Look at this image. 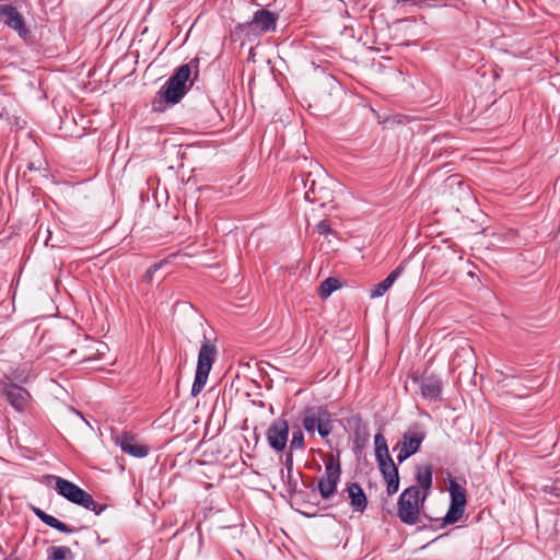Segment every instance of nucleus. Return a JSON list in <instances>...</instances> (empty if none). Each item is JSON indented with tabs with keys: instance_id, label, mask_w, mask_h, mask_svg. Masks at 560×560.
I'll return each instance as SVG.
<instances>
[{
	"instance_id": "obj_1",
	"label": "nucleus",
	"mask_w": 560,
	"mask_h": 560,
	"mask_svg": "<svg viewBox=\"0 0 560 560\" xmlns=\"http://www.w3.org/2000/svg\"><path fill=\"white\" fill-rule=\"evenodd\" d=\"M375 459L380 471L387 483V493L393 495L399 489V474L396 464L389 455L386 439L383 434L377 433L374 436Z\"/></svg>"
},
{
	"instance_id": "obj_2",
	"label": "nucleus",
	"mask_w": 560,
	"mask_h": 560,
	"mask_svg": "<svg viewBox=\"0 0 560 560\" xmlns=\"http://www.w3.org/2000/svg\"><path fill=\"white\" fill-rule=\"evenodd\" d=\"M55 489L58 494L70 502L81 505L89 511H93L96 515H100L106 509L105 504L97 503L89 492L61 477H56Z\"/></svg>"
},
{
	"instance_id": "obj_3",
	"label": "nucleus",
	"mask_w": 560,
	"mask_h": 560,
	"mask_svg": "<svg viewBox=\"0 0 560 560\" xmlns=\"http://www.w3.org/2000/svg\"><path fill=\"white\" fill-rule=\"evenodd\" d=\"M302 425L310 435L317 431L322 438H327L332 431L331 415L323 406L306 407L302 413Z\"/></svg>"
},
{
	"instance_id": "obj_4",
	"label": "nucleus",
	"mask_w": 560,
	"mask_h": 560,
	"mask_svg": "<svg viewBox=\"0 0 560 560\" xmlns=\"http://www.w3.org/2000/svg\"><path fill=\"white\" fill-rule=\"evenodd\" d=\"M190 63L182 65L160 90V95L170 104L178 103L188 91L187 81L190 78Z\"/></svg>"
},
{
	"instance_id": "obj_5",
	"label": "nucleus",
	"mask_w": 560,
	"mask_h": 560,
	"mask_svg": "<svg viewBox=\"0 0 560 560\" xmlns=\"http://www.w3.org/2000/svg\"><path fill=\"white\" fill-rule=\"evenodd\" d=\"M421 498V490L417 486H411L402 491L397 508V516L402 523L413 525L419 522V502Z\"/></svg>"
},
{
	"instance_id": "obj_6",
	"label": "nucleus",
	"mask_w": 560,
	"mask_h": 560,
	"mask_svg": "<svg viewBox=\"0 0 560 560\" xmlns=\"http://www.w3.org/2000/svg\"><path fill=\"white\" fill-rule=\"evenodd\" d=\"M341 466L334 455H329L325 460V474L319 478L317 488L320 497L325 500L329 499L337 490L340 480Z\"/></svg>"
},
{
	"instance_id": "obj_7",
	"label": "nucleus",
	"mask_w": 560,
	"mask_h": 560,
	"mask_svg": "<svg viewBox=\"0 0 560 560\" xmlns=\"http://www.w3.org/2000/svg\"><path fill=\"white\" fill-rule=\"evenodd\" d=\"M217 354V349L213 345H210L208 341H205L198 353L197 369L194 385L203 389L212 364L214 362Z\"/></svg>"
},
{
	"instance_id": "obj_8",
	"label": "nucleus",
	"mask_w": 560,
	"mask_h": 560,
	"mask_svg": "<svg viewBox=\"0 0 560 560\" xmlns=\"http://www.w3.org/2000/svg\"><path fill=\"white\" fill-rule=\"evenodd\" d=\"M2 393L8 402L19 412L26 410L31 401V394L22 386L11 381L3 382Z\"/></svg>"
},
{
	"instance_id": "obj_9",
	"label": "nucleus",
	"mask_w": 560,
	"mask_h": 560,
	"mask_svg": "<svg viewBox=\"0 0 560 560\" xmlns=\"http://www.w3.org/2000/svg\"><path fill=\"white\" fill-rule=\"evenodd\" d=\"M0 22L18 32L24 39L30 36L23 15L10 4H0Z\"/></svg>"
},
{
	"instance_id": "obj_10",
	"label": "nucleus",
	"mask_w": 560,
	"mask_h": 560,
	"mask_svg": "<svg viewBox=\"0 0 560 560\" xmlns=\"http://www.w3.org/2000/svg\"><path fill=\"white\" fill-rule=\"evenodd\" d=\"M289 423L285 419L275 420L267 431L269 446L276 452H282L288 443Z\"/></svg>"
},
{
	"instance_id": "obj_11",
	"label": "nucleus",
	"mask_w": 560,
	"mask_h": 560,
	"mask_svg": "<svg viewBox=\"0 0 560 560\" xmlns=\"http://www.w3.org/2000/svg\"><path fill=\"white\" fill-rule=\"evenodd\" d=\"M278 14L269 10L261 9L255 12L253 19L243 25L254 32L267 33L276 30Z\"/></svg>"
},
{
	"instance_id": "obj_12",
	"label": "nucleus",
	"mask_w": 560,
	"mask_h": 560,
	"mask_svg": "<svg viewBox=\"0 0 560 560\" xmlns=\"http://www.w3.org/2000/svg\"><path fill=\"white\" fill-rule=\"evenodd\" d=\"M424 439V431L419 427H413L404 433L402 439L398 444L402 446L406 452L413 455L419 451Z\"/></svg>"
},
{
	"instance_id": "obj_13",
	"label": "nucleus",
	"mask_w": 560,
	"mask_h": 560,
	"mask_svg": "<svg viewBox=\"0 0 560 560\" xmlns=\"http://www.w3.org/2000/svg\"><path fill=\"white\" fill-rule=\"evenodd\" d=\"M343 491L348 494L353 512L363 513L366 510L368 498L359 483L349 482Z\"/></svg>"
},
{
	"instance_id": "obj_14",
	"label": "nucleus",
	"mask_w": 560,
	"mask_h": 560,
	"mask_svg": "<svg viewBox=\"0 0 560 560\" xmlns=\"http://www.w3.org/2000/svg\"><path fill=\"white\" fill-rule=\"evenodd\" d=\"M421 396L424 399L436 401L441 399L442 383L439 377L434 375L423 376L419 381Z\"/></svg>"
},
{
	"instance_id": "obj_15",
	"label": "nucleus",
	"mask_w": 560,
	"mask_h": 560,
	"mask_svg": "<svg viewBox=\"0 0 560 560\" xmlns=\"http://www.w3.org/2000/svg\"><path fill=\"white\" fill-rule=\"evenodd\" d=\"M116 443L124 453L136 458H142L149 454V447L143 444H139L131 435L122 434L117 438Z\"/></svg>"
},
{
	"instance_id": "obj_16",
	"label": "nucleus",
	"mask_w": 560,
	"mask_h": 560,
	"mask_svg": "<svg viewBox=\"0 0 560 560\" xmlns=\"http://www.w3.org/2000/svg\"><path fill=\"white\" fill-rule=\"evenodd\" d=\"M33 513L47 526L55 528L63 534H73L77 532V528L68 526L66 523L59 521L55 516L47 514L45 511L37 506H32Z\"/></svg>"
},
{
	"instance_id": "obj_17",
	"label": "nucleus",
	"mask_w": 560,
	"mask_h": 560,
	"mask_svg": "<svg viewBox=\"0 0 560 560\" xmlns=\"http://www.w3.org/2000/svg\"><path fill=\"white\" fill-rule=\"evenodd\" d=\"M349 425L353 430L354 443L358 447L363 446L370 438L369 427L362 421L360 417H352L349 420Z\"/></svg>"
},
{
	"instance_id": "obj_18",
	"label": "nucleus",
	"mask_w": 560,
	"mask_h": 560,
	"mask_svg": "<svg viewBox=\"0 0 560 560\" xmlns=\"http://www.w3.org/2000/svg\"><path fill=\"white\" fill-rule=\"evenodd\" d=\"M404 271L402 266H398L394 269L383 281L375 284L370 292V296L372 299L383 296L387 290L394 284V282L398 279V277Z\"/></svg>"
},
{
	"instance_id": "obj_19",
	"label": "nucleus",
	"mask_w": 560,
	"mask_h": 560,
	"mask_svg": "<svg viewBox=\"0 0 560 560\" xmlns=\"http://www.w3.org/2000/svg\"><path fill=\"white\" fill-rule=\"evenodd\" d=\"M432 467L430 465H423L417 467L416 480L418 482L419 489L422 488L421 492V501L423 502L428 497V492L432 487Z\"/></svg>"
},
{
	"instance_id": "obj_20",
	"label": "nucleus",
	"mask_w": 560,
	"mask_h": 560,
	"mask_svg": "<svg viewBox=\"0 0 560 560\" xmlns=\"http://www.w3.org/2000/svg\"><path fill=\"white\" fill-rule=\"evenodd\" d=\"M448 490L451 504L466 506V489L463 486H460L456 480H451Z\"/></svg>"
},
{
	"instance_id": "obj_21",
	"label": "nucleus",
	"mask_w": 560,
	"mask_h": 560,
	"mask_svg": "<svg viewBox=\"0 0 560 560\" xmlns=\"http://www.w3.org/2000/svg\"><path fill=\"white\" fill-rule=\"evenodd\" d=\"M341 285L339 279L330 277L324 280L318 288V295L320 299H327L332 292Z\"/></svg>"
},
{
	"instance_id": "obj_22",
	"label": "nucleus",
	"mask_w": 560,
	"mask_h": 560,
	"mask_svg": "<svg viewBox=\"0 0 560 560\" xmlns=\"http://www.w3.org/2000/svg\"><path fill=\"white\" fill-rule=\"evenodd\" d=\"M49 560H72L73 553L67 546L52 547L48 550Z\"/></svg>"
},
{
	"instance_id": "obj_23",
	"label": "nucleus",
	"mask_w": 560,
	"mask_h": 560,
	"mask_svg": "<svg viewBox=\"0 0 560 560\" xmlns=\"http://www.w3.org/2000/svg\"><path fill=\"white\" fill-rule=\"evenodd\" d=\"M465 506L451 504L448 511L446 512L442 524L448 525L456 523L464 514Z\"/></svg>"
},
{
	"instance_id": "obj_24",
	"label": "nucleus",
	"mask_w": 560,
	"mask_h": 560,
	"mask_svg": "<svg viewBox=\"0 0 560 560\" xmlns=\"http://www.w3.org/2000/svg\"><path fill=\"white\" fill-rule=\"evenodd\" d=\"M303 446H304V434L300 428H296L292 432L290 448L291 450H302Z\"/></svg>"
},
{
	"instance_id": "obj_25",
	"label": "nucleus",
	"mask_w": 560,
	"mask_h": 560,
	"mask_svg": "<svg viewBox=\"0 0 560 560\" xmlns=\"http://www.w3.org/2000/svg\"><path fill=\"white\" fill-rule=\"evenodd\" d=\"M166 264V260H160L155 264H153L144 273V280L147 282H150L153 279V276L156 271H159L164 265Z\"/></svg>"
},
{
	"instance_id": "obj_26",
	"label": "nucleus",
	"mask_w": 560,
	"mask_h": 560,
	"mask_svg": "<svg viewBox=\"0 0 560 560\" xmlns=\"http://www.w3.org/2000/svg\"><path fill=\"white\" fill-rule=\"evenodd\" d=\"M285 469L281 470V478L284 479V477H290L293 474V459L292 455L288 454L285 462H284Z\"/></svg>"
},
{
	"instance_id": "obj_27",
	"label": "nucleus",
	"mask_w": 560,
	"mask_h": 560,
	"mask_svg": "<svg viewBox=\"0 0 560 560\" xmlns=\"http://www.w3.org/2000/svg\"><path fill=\"white\" fill-rule=\"evenodd\" d=\"M316 231L322 235H328L331 233L330 224L327 220H322L317 223Z\"/></svg>"
},
{
	"instance_id": "obj_28",
	"label": "nucleus",
	"mask_w": 560,
	"mask_h": 560,
	"mask_svg": "<svg viewBox=\"0 0 560 560\" xmlns=\"http://www.w3.org/2000/svg\"><path fill=\"white\" fill-rule=\"evenodd\" d=\"M396 448H398L399 451L397 455V460L399 464L404 463L406 459L412 456L410 453L406 452V450H404V447L400 446L399 444H397Z\"/></svg>"
},
{
	"instance_id": "obj_29",
	"label": "nucleus",
	"mask_w": 560,
	"mask_h": 560,
	"mask_svg": "<svg viewBox=\"0 0 560 560\" xmlns=\"http://www.w3.org/2000/svg\"><path fill=\"white\" fill-rule=\"evenodd\" d=\"M285 483H288V488L290 491H294L296 489L298 482L295 479H293V474L290 477H284L282 479Z\"/></svg>"
},
{
	"instance_id": "obj_30",
	"label": "nucleus",
	"mask_w": 560,
	"mask_h": 560,
	"mask_svg": "<svg viewBox=\"0 0 560 560\" xmlns=\"http://www.w3.org/2000/svg\"><path fill=\"white\" fill-rule=\"evenodd\" d=\"M85 340L93 343V345H97L98 347L95 348V352L101 354L103 353V348L105 347L103 343L98 342V341H95V340H92L90 339L89 337H85Z\"/></svg>"
},
{
	"instance_id": "obj_31",
	"label": "nucleus",
	"mask_w": 560,
	"mask_h": 560,
	"mask_svg": "<svg viewBox=\"0 0 560 560\" xmlns=\"http://www.w3.org/2000/svg\"><path fill=\"white\" fill-rule=\"evenodd\" d=\"M448 180H450V185L456 184L458 186H462V182L456 176L455 177H450Z\"/></svg>"
},
{
	"instance_id": "obj_32",
	"label": "nucleus",
	"mask_w": 560,
	"mask_h": 560,
	"mask_svg": "<svg viewBox=\"0 0 560 560\" xmlns=\"http://www.w3.org/2000/svg\"><path fill=\"white\" fill-rule=\"evenodd\" d=\"M201 390H202L201 388H199V387H197V386H195V385L192 384V386H191V395H192V396H197V395H199Z\"/></svg>"
},
{
	"instance_id": "obj_33",
	"label": "nucleus",
	"mask_w": 560,
	"mask_h": 560,
	"mask_svg": "<svg viewBox=\"0 0 560 560\" xmlns=\"http://www.w3.org/2000/svg\"><path fill=\"white\" fill-rule=\"evenodd\" d=\"M94 359H95L94 353L91 352V353L84 354L83 358H82V361H91V360H94Z\"/></svg>"
},
{
	"instance_id": "obj_34",
	"label": "nucleus",
	"mask_w": 560,
	"mask_h": 560,
	"mask_svg": "<svg viewBox=\"0 0 560 560\" xmlns=\"http://www.w3.org/2000/svg\"><path fill=\"white\" fill-rule=\"evenodd\" d=\"M310 191H312L313 194H315V182H314V180H312V184H311L310 190L305 192V197H306V198H310Z\"/></svg>"
},
{
	"instance_id": "obj_35",
	"label": "nucleus",
	"mask_w": 560,
	"mask_h": 560,
	"mask_svg": "<svg viewBox=\"0 0 560 560\" xmlns=\"http://www.w3.org/2000/svg\"><path fill=\"white\" fill-rule=\"evenodd\" d=\"M5 560H19L18 558H8Z\"/></svg>"
}]
</instances>
